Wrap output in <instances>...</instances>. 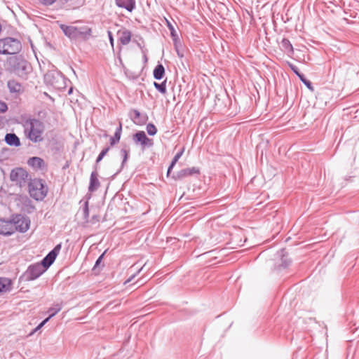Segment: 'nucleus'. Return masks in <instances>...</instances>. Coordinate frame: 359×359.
I'll use <instances>...</instances> for the list:
<instances>
[{"label": "nucleus", "instance_id": "obj_1", "mask_svg": "<svg viewBox=\"0 0 359 359\" xmlns=\"http://www.w3.org/2000/svg\"><path fill=\"white\" fill-rule=\"evenodd\" d=\"M60 28L66 36L73 40L87 41L92 36V29L87 25L73 26L61 24Z\"/></svg>", "mask_w": 359, "mask_h": 359}, {"label": "nucleus", "instance_id": "obj_2", "mask_svg": "<svg viewBox=\"0 0 359 359\" xmlns=\"http://www.w3.org/2000/svg\"><path fill=\"white\" fill-rule=\"evenodd\" d=\"M15 231L22 232V215L13 214L9 219H0V234L11 236Z\"/></svg>", "mask_w": 359, "mask_h": 359}, {"label": "nucleus", "instance_id": "obj_3", "mask_svg": "<svg viewBox=\"0 0 359 359\" xmlns=\"http://www.w3.org/2000/svg\"><path fill=\"white\" fill-rule=\"evenodd\" d=\"M27 189L30 197L36 201H43L48 192L46 182L39 178L30 179L27 184Z\"/></svg>", "mask_w": 359, "mask_h": 359}, {"label": "nucleus", "instance_id": "obj_4", "mask_svg": "<svg viewBox=\"0 0 359 359\" xmlns=\"http://www.w3.org/2000/svg\"><path fill=\"white\" fill-rule=\"evenodd\" d=\"M43 79L47 86H50L58 90H65L67 87V83L69 81L60 72L55 69L48 70L44 74Z\"/></svg>", "mask_w": 359, "mask_h": 359}, {"label": "nucleus", "instance_id": "obj_5", "mask_svg": "<svg viewBox=\"0 0 359 359\" xmlns=\"http://www.w3.org/2000/svg\"><path fill=\"white\" fill-rule=\"evenodd\" d=\"M29 128L27 129L26 135L33 142H40L43 140L44 125L41 121L33 118L27 121Z\"/></svg>", "mask_w": 359, "mask_h": 359}, {"label": "nucleus", "instance_id": "obj_6", "mask_svg": "<svg viewBox=\"0 0 359 359\" xmlns=\"http://www.w3.org/2000/svg\"><path fill=\"white\" fill-rule=\"evenodd\" d=\"M24 88H36L39 84V79L36 72L32 71L31 65L29 62H24Z\"/></svg>", "mask_w": 359, "mask_h": 359}, {"label": "nucleus", "instance_id": "obj_7", "mask_svg": "<svg viewBox=\"0 0 359 359\" xmlns=\"http://www.w3.org/2000/svg\"><path fill=\"white\" fill-rule=\"evenodd\" d=\"M46 271V269H44L39 262L32 264L24 272L25 280L27 281L34 280L40 277Z\"/></svg>", "mask_w": 359, "mask_h": 359}, {"label": "nucleus", "instance_id": "obj_8", "mask_svg": "<svg viewBox=\"0 0 359 359\" xmlns=\"http://www.w3.org/2000/svg\"><path fill=\"white\" fill-rule=\"evenodd\" d=\"M62 245L59 243L48 254L41 260L39 264L44 269H48L55 260L57 255L60 253Z\"/></svg>", "mask_w": 359, "mask_h": 359}, {"label": "nucleus", "instance_id": "obj_9", "mask_svg": "<svg viewBox=\"0 0 359 359\" xmlns=\"http://www.w3.org/2000/svg\"><path fill=\"white\" fill-rule=\"evenodd\" d=\"M62 308V304H55L53 306L50 307L48 313H50L49 316L43 320L38 326H36L32 331H31L28 336L32 335L34 332L39 330L51 318L55 316Z\"/></svg>", "mask_w": 359, "mask_h": 359}, {"label": "nucleus", "instance_id": "obj_10", "mask_svg": "<svg viewBox=\"0 0 359 359\" xmlns=\"http://www.w3.org/2000/svg\"><path fill=\"white\" fill-rule=\"evenodd\" d=\"M133 139L135 142L140 143L144 147H151L154 144L153 140L147 137L144 131L136 133Z\"/></svg>", "mask_w": 359, "mask_h": 359}, {"label": "nucleus", "instance_id": "obj_11", "mask_svg": "<svg viewBox=\"0 0 359 359\" xmlns=\"http://www.w3.org/2000/svg\"><path fill=\"white\" fill-rule=\"evenodd\" d=\"M97 166L95 165V170L93 171L90 177V183L88 186V191L93 193L97 190L100 187V182L98 180Z\"/></svg>", "mask_w": 359, "mask_h": 359}, {"label": "nucleus", "instance_id": "obj_12", "mask_svg": "<svg viewBox=\"0 0 359 359\" xmlns=\"http://www.w3.org/2000/svg\"><path fill=\"white\" fill-rule=\"evenodd\" d=\"M10 180L13 184L21 188L22 182V168L13 169L10 174Z\"/></svg>", "mask_w": 359, "mask_h": 359}, {"label": "nucleus", "instance_id": "obj_13", "mask_svg": "<svg viewBox=\"0 0 359 359\" xmlns=\"http://www.w3.org/2000/svg\"><path fill=\"white\" fill-rule=\"evenodd\" d=\"M27 164L35 171H39L46 167L43 159L37 156L29 158L27 161Z\"/></svg>", "mask_w": 359, "mask_h": 359}, {"label": "nucleus", "instance_id": "obj_14", "mask_svg": "<svg viewBox=\"0 0 359 359\" xmlns=\"http://www.w3.org/2000/svg\"><path fill=\"white\" fill-rule=\"evenodd\" d=\"M130 116L133 121L137 125L144 124L148 118L146 114H142L137 109H131Z\"/></svg>", "mask_w": 359, "mask_h": 359}, {"label": "nucleus", "instance_id": "obj_15", "mask_svg": "<svg viewBox=\"0 0 359 359\" xmlns=\"http://www.w3.org/2000/svg\"><path fill=\"white\" fill-rule=\"evenodd\" d=\"M200 173V170L198 168L192 167L187 168L181 170L177 173V175L175 177V180H182L187 177L191 176L193 175H198Z\"/></svg>", "mask_w": 359, "mask_h": 359}, {"label": "nucleus", "instance_id": "obj_16", "mask_svg": "<svg viewBox=\"0 0 359 359\" xmlns=\"http://www.w3.org/2000/svg\"><path fill=\"white\" fill-rule=\"evenodd\" d=\"M117 34L118 35V41L121 44L125 46L130 43L132 36V33L130 31L125 29L123 30H119Z\"/></svg>", "mask_w": 359, "mask_h": 359}, {"label": "nucleus", "instance_id": "obj_17", "mask_svg": "<svg viewBox=\"0 0 359 359\" xmlns=\"http://www.w3.org/2000/svg\"><path fill=\"white\" fill-rule=\"evenodd\" d=\"M116 4L117 6L131 12L135 8V0H116Z\"/></svg>", "mask_w": 359, "mask_h": 359}, {"label": "nucleus", "instance_id": "obj_18", "mask_svg": "<svg viewBox=\"0 0 359 359\" xmlns=\"http://www.w3.org/2000/svg\"><path fill=\"white\" fill-rule=\"evenodd\" d=\"M4 140L9 146L18 147L20 145V140L15 133H7Z\"/></svg>", "mask_w": 359, "mask_h": 359}, {"label": "nucleus", "instance_id": "obj_19", "mask_svg": "<svg viewBox=\"0 0 359 359\" xmlns=\"http://www.w3.org/2000/svg\"><path fill=\"white\" fill-rule=\"evenodd\" d=\"M11 286V280L5 277H0V293L9 291Z\"/></svg>", "mask_w": 359, "mask_h": 359}, {"label": "nucleus", "instance_id": "obj_20", "mask_svg": "<svg viewBox=\"0 0 359 359\" xmlns=\"http://www.w3.org/2000/svg\"><path fill=\"white\" fill-rule=\"evenodd\" d=\"M13 42H12V43H10V42L5 43V46H4L5 49H8V50H11L6 55L15 54L17 52V50H18L19 41L13 38Z\"/></svg>", "mask_w": 359, "mask_h": 359}, {"label": "nucleus", "instance_id": "obj_21", "mask_svg": "<svg viewBox=\"0 0 359 359\" xmlns=\"http://www.w3.org/2000/svg\"><path fill=\"white\" fill-rule=\"evenodd\" d=\"M154 77L156 80H161L165 75V68L162 64H158L154 69Z\"/></svg>", "mask_w": 359, "mask_h": 359}, {"label": "nucleus", "instance_id": "obj_22", "mask_svg": "<svg viewBox=\"0 0 359 359\" xmlns=\"http://www.w3.org/2000/svg\"><path fill=\"white\" fill-rule=\"evenodd\" d=\"M281 46L284 51H285L288 55L294 53L293 46L289 39L285 38L283 39L281 41Z\"/></svg>", "mask_w": 359, "mask_h": 359}, {"label": "nucleus", "instance_id": "obj_23", "mask_svg": "<svg viewBox=\"0 0 359 359\" xmlns=\"http://www.w3.org/2000/svg\"><path fill=\"white\" fill-rule=\"evenodd\" d=\"M122 132V125L119 124L113 137L110 138V145L114 146L120 141Z\"/></svg>", "mask_w": 359, "mask_h": 359}, {"label": "nucleus", "instance_id": "obj_24", "mask_svg": "<svg viewBox=\"0 0 359 359\" xmlns=\"http://www.w3.org/2000/svg\"><path fill=\"white\" fill-rule=\"evenodd\" d=\"M184 151V147H182L180 151H179L174 156V158H172V161H171V163L170 165V166L168 167V173L167 175H168L171 171V170L172 169V168L175 166V165L176 164V163L178 161V160L181 158V156H182L183 153Z\"/></svg>", "mask_w": 359, "mask_h": 359}, {"label": "nucleus", "instance_id": "obj_25", "mask_svg": "<svg viewBox=\"0 0 359 359\" xmlns=\"http://www.w3.org/2000/svg\"><path fill=\"white\" fill-rule=\"evenodd\" d=\"M12 43L13 42V38L7 37L2 39H0V54L6 55L8 53H9V50L5 49V43Z\"/></svg>", "mask_w": 359, "mask_h": 359}, {"label": "nucleus", "instance_id": "obj_26", "mask_svg": "<svg viewBox=\"0 0 359 359\" xmlns=\"http://www.w3.org/2000/svg\"><path fill=\"white\" fill-rule=\"evenodd\" d=\"M8 87L12 93L19 92L21 89V85L15 81H9L8 82Z\"/></svg>", "mask_w": 359, "mask_h": 359}, {"label": "nucleus", "instance_id": "obj_27", "mask_svg": "<svg viewBox=\"0 0 359 359\" xmlns=\"http://www.w3.org/2000/svg\"><path fill=\"white\" fill-rule=\"evenodd\" d=\"M88 201H85L83 204V207L82 208V214L83 218L85 222H89V208H88Z\"/></svg>", "mask_w": 359, "mask_h": 359}, {"label": "nucleus", "instance_id": "obj_28", "mask_svg": "<svg viewBox=\"0 0 359 359\" xmlns=\"http://www.w3.org/2000/svg\"><path fill=\"white\" fill-rule=\"evenodd\" d=\"M154 86L155 88L158 91H159L161 93L165 95L167 93L166 80H165L164 81H163L161 83H158L157 82H154Z\"/></svg>", "mask_w": 359, "mask_h": 359}, {"label": "nucleus", "instance_id": "obj_29", "mask_svg": "<svg viewBox=\"0 0 359 359\" xmlns=\"http://www.w3.org/2000/svg\"><path fill=\"white\" fill-rule=\"evenodd\" d=\"M35 210V206L32 204V201L29 198L24 200V212L28 213L32 212Z\"/></svg>", "mask_w": 359, "mask_h": 359}, {"label": "nucleus", "instance_id": "obj_30", "mask_svg": "<svg viewBox=\"0 0 359 359\" xmlns=\"http://www.w3.org/2000/svg\"><path fill=\"white\" fill-rule=\"evenodd\" d=\"M165 20H166L167 26H168L169 30L170 31L171 37L175 43L178 39L177 32H176L174 27L172 26V25L168 20L165 19Z\"/></svg>", "mask_w": 359, "mask_h": 359}, {"label": "nucleus", "instance_id": "obj_31", "mask_svg": "<svg viewBox=\"0 0 359 359\" xmlns=\"http://www.w3.org/2000/svg\"><path fill=\"white\" fill-rule=\"evenodd\" d=\"M120 152L123 157L121 168H123L128 161L129 156V150L126 149V148H123L121 149Z\"/></svg>", "mask_w": 359, "mask_h": 359}, {"label": "nucleus", "instance_id": "obj_32", "mask_svg": "<svg viewBox=\"0 0 359 359\" xmlns=\"http://www.w3.org/2000/svg\"><path fill=\"white\" fill-rule=\"evenodd\" d=\"M146 129L147 133L151 136L156 135L157 133V129L153 123H148L147 125Z\"/></svg>", "mask_w": 359, "mask_h": 359}, {"label": "nucleus", "instance_id": "obj_33", "mask_svg": "<svg viewBox=\"0 0 359 359\" xmlns=\"http://www.w3.org/2000/svg\"><path fill=\"white\" fill-rule=\"evenodd\" d=\"M109 149H110V147H105L104 149H103L102 150V151L100 153V154L98 155V156H97V158L96 159V161H95L96 165L97 163H99L102 160V158L108 153Z\"/></svg>", "mask_w": 359, "mask_h": 359}, {"label": "nucleus", "instance_id": "obj_34", "mask_svg": "<svg viewBox=\"0 0 359 359\" xmlns=\"http://www.w3.org/2000/svg\"><path fill=\"white\" fill-rule=\"evenodd\" d=\"M104 253H105V252H103V253H102V255L98 257V259H97V261L95 262V264L94 267H93V270L95 272H96V271H98V272H99V271H100V264H101V262H102V259H103V257H104Z\"/></svg>", "mask_w": 359, "mask_h": 359}, {"label": "nucleus", "instance_id": "obj_35", "mask_svg": "<svg viewBox=\"0 0 359 359\" xmlns=\"http://www.w3.org/2000/svg\"><path fill=\"white\" fill-rule=\"evenodd\" d=\"M299 79L302 81V83L309 89L313 90L312 83L310 81L306 79L304 74L299 76Z\"/></svg>", "mask_w": 359, "mask_h": 359}, {"label": "nucleus", "instance_id": "obj_36", "mask_svg": "<svg viewBox=\"0 0 359 359\" xmlns=\"http://www.w3.org/2000/svg\"><path fill=\"white\" fill-rule=\"evenodd\" d=\"M31 221L29 217H24V233L30 227Z\"/></svg>", "mask_w": 359, "mask_h": 359}, {"label": "nucleus", "instance_id": "obj_37", "mask_svg": "<svg viewBox=\"0 0 359 359\" xmlns=\"http://www.w3.org/2000/svg\"><path fill=\"white\" fill-rule=\"evenodd\" d=\"M289 65V67H290V69L293 71V72L298 76L299 77V76H301L302 74H301L299 72V69L297 66H295L293 64H291V63H288Z\"/></svg>", "mask_w": 359, "mask_h": 359}, {"label": "nucleus", "instance_id": "obj_38", "mask_svg": "<svg viewBox=\"0 0 359 359\" xmlns=\"http://www.w3.org/2000/svg\"><path fill=\"white\" fill-rule=\"evenodd\" d=\"M39 3L44 6H50L54 4L56 0H37Z\"/></svg>", "mask_w": 359, "mask_h": 359}, {"label": "nucleus", "instance_id": "obj_39", "mask_svg": "<svg viewBox=\"0 0 359 359\" xmlns=\"http://www.w3.org/2000/svg\"><path fill=\"white\" fill-rule=\"evenodd\" d=\"M283 252H284V250H281V255H282V266L285 268L287 267L289 264H290V261H287L286 259H284V257H285V255L283 254Z\"/></svg>", "mask_w": 359, "mask_h": 359}, {"label": "nucleus", "instance_id": "obj_40", "mask_svg": "<svg viewBox=\"0 0 359 359\" xmlns=\"http://www.w3.org/2000/svg\"><path fill=\"white\" fill-rule=\"evenodd\" d=\"M100 215H93L90 219H89V222L92 223V224H95V223H97L100 222Z\"/></svg>", "mask_w": 359, "mask_h": 359}, {"label": "nucleus", "instance_id": "obj_41", "mask_svg": "<svg viewBox=\"0 0 359 359\" xmlns=\"http://www.w3.org/2000/svg\"><path fill=\"white\" fill-rule=\"evenodd\" d=\"M7 109V104L4 102L0 101V112H5Z\"/></svg>", "mask_w": 359, "mask_h": 359}, {"label": "nucleus", "instance_id": "obj_42", "mask_svg": "<svg viewBox=\"0 0 359 359\" xmlns=\"http://www.w3.org/2000/svg\"><path fill=\"white\" fill-rule=\"evenodd\" d=\"M142 269V268H140V269L137 271V273H136L133 274V276H130L128 280H126L125 281V284H126V283H130V281H131V280H133V278L137 276V274H138V273L140 272V271H141Z\"/></svg>", "mask_w": 359, "mask_h": 359}, {"label": "nucleus", "instance_id": "obj_43", "mask_svg": "<svg viewBox=\"0 0 359 359\" xmlns=\"http://www.w3.org/2000/svg\"><path fill=\"white\" fill-rule=\"evenodd\" d=\"M108 35H109L110 43L111 44V46H113L114 45V38H113V35L110 31L108 32Z\"/></svg>", "mask_w": 359, "mask_h": 359}, {"label": "nucleus", "instance_id": "obj_44", "mask_svg": "<svg viewBox=\"0 0 359 359\" xmlns=\"http://www.w3.org/2000/svg\"><path fill=\"white\" fill-rule=\"evenodd\" d=\"M27 176H28V172H26L25 170H24V179H25V177L27 178Z\"/></svg>", "mask_w": 359, "mask_h": 359}, {"label": "nucleus", "instance_id": "obj_45", "mask_svg": "<svg viewBox=\"0 0 359 359\" xmlns=\"http://www.w3.org/2000/svg\"><path fill=\"white\" fill-rule=\"evenodd\" d=\"M72 90H73L72 88H70L69 91H68V94L69 95L72 94Z\"/></svg>", "mask_w": 359, "mask_h": 359}, {"label": "nucleus", "instance_id": "obj_46", "mask_svg": "<svg viewBox=\"0 0 359 359\" xmlns=\"http://www.w3.org/2000/svg\"><path fill=\"white\" fill-rule=\"evenodd\" d=\"M22 279V275L19 276V280L20 281Z\"/></svg>", "mask_w": 359, "mask_h": 359}]
</instances>
